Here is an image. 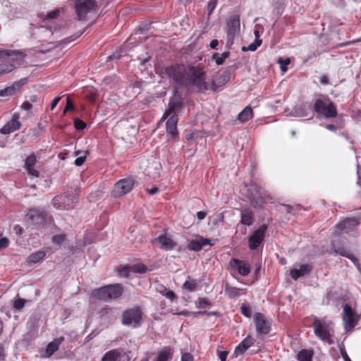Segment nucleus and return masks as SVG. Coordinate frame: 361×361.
Masks as SVG:
<instances>
[{"mask_svg": "<svg viewBox=\"0 0 361 361\" xmlns=\"http://www.w3.org/2000/svg\"><path fill=\"white\" fill-rule=\"evenodd\" d=\"M143 312L141 307L136 305L123 311L121 323L124 326L137 328L141 325Z\"/></svg>", "mask_w": 361, "mask_h": 361, "instance_id": "obj_4", "label": "nucleus"}, {"mask_svg": "<svg viewBox=\"0 0 361 361\" xmlns=\"http://www.w3.org/2000/svg\"><path fill=\"white\" fill-rule=\"evenodd\" d=\"M178 116L176 114H173L171 116L169 120L166 121V132L172 137H176L178 135Z\"/></svg>", "mask_w": 361, "mask_h": 361, "instance_id": "obj_27", "label": "nucleus"}, {"mask_svg": "<svg viewBox=\"0 0 361 361\" xmlns=\"http://www.w3.org/2000/svg\"><path fill=\"white\" fill-rule=\"evenodd\" d=\"M262 39H256L255 41L250 44L248 47H243L242 51H255L262 44Z\"/></svg>", "mask_w": 361, "mask_h": 361, "instance_id": "obj_41", "label": "nucleus"}, {"mask_svg": "<svg viewBox=\"0 0 361 361\" xmlns=\"http://www.w3.org/2000/svg\"><path fill=\"white\" fill-rule=\"evenodd\" d=\"M126 353L121 348L113 349L106 352L102 357V361H122ZM123 361H128V359Z\"/></svg>", "mask_w": 361, "mask_h": 361, "instance_id": "obj_19", "label": "nucleus"}, {"mask_svg": "<svg viewBox=\"0 0 361 361\" xmlns=\"http://www.w3.org/2000/svg\"><path fill=\"white\" fill-rule=\"evenodd\" d=\"M154 240L159 243V248L164 250H171L177 245L175 241L166 235H160Z\"/></svg>", "mask_w": 361, "mask_h": 361, "instance_id": "obj_23", "label": "nucleus"}, {"mask_svg": "<svg viewBox=\"0 0 361 361\" xmlns=\"http://www.w3.org/2000/svg\"><path fill=\"white\" fill-rule=\"evenodd\" d=\"M87 154V152H85V154L84 156L79 157L75 160V164L77 166H80L85 163L86 158H87V156H86Z\"/></svg>", "mask_w": 361, "mask_h": 361, "instance_id": "obj_52", "label": "nucleus"}, {"mask_svg": "<svg viewBox=\"0 0 361 361\" xmlns=\"http://www.w3.org/2000/svg\"><path fill=\"white\" fill-rule=\"evenodd\" d=\"M32 107V105L30 104V102L28 101H25L24 102L22 105H21V108L23 109V110H25V111H29L30 109H31Z\"/></svg>", "mask_w": 361, "mask_h": 361, "instance_id": "obj_59", "label": "nucleus"}, {"mask_svg": "<svg viewBox=\"0 0 361 361\" xmlns=\"http://www.w3.org/2000/svg\"><path fill=\"white\" fill-rule=\"evenodd\" d=\"M340 350H341V356L343 358L344 361H351V360L350 359L349 356L348 355V354L345 351L344 346L341 347L340 348Z\"/></svg>", "mask_w": 361, "mask_h": 361, "instance_id": "obj_55", "label": "nucleus"}, {"mask_svg": "<svg viewBox=\"0 0 361 361\" xmlns=\"http://www.w3.org/2000/svg\"><path fill=\"white\" fill-rule=\"evenodd\" d=\"M228 56H229V52L228 51L224 52L221 55H219V54H215L214 55V58L215 59V61H216V64H218V65L223 64L224 61L227 58H228Z\"/></svg>", "mask_w": 361, "mask_h": 361, "instance_id": "obj_43", "label": "nucleus"}, {"mask_svg": "<svg viewBox=\"0 0 361 361\" xmlns=\"http://www.w3.org/2000/svg\"><path fill=\"white\" fill-rule=\"evenodd\" d=\"M219 358L221 361H226L227 356H228V352L226 351H219L218 353Z\"/></svg>", "mask_w": 361, "mask_h": 361, "instance_id": "obj_58", "label": "nucleus"}, {"mask_svg": "<svg viewBox=\"0 0 361 361\" xmlns=\"http://www.w3.org/2000/svg\"><path fill=\"white\" fill-rule=\"evenodd\" d=\"M123 293V287L121 283H115L95 288L91 293V297L105 302L119 298Z\"/></svg>", "mask_w": 361, "mask_h": 361, "instance_id": "obj_2", "label": "nucleus"}, {"mask_svg": "<svg viewBox=\"0 0 361 361\" xmlns=\"http://www.w3.org/2000/svg\"><path fill=\"white\" fill-rule=\"evenodd\" d=\"M231 74L228 71H225L222 74L216 76L210 83L212 90H215L216 88L220 87L226 84L230 79Z\"/></svg>", "mask_w": 361, "mask_h": 361, "instance_id": "obj_26", "label": "nucleus"}, {"mask_svg": "<svg viewBox=\"0 0 361 361\" xmlns=\"http://www.w3.org/2000/svg\"><path fill=\"white\" fill-rule=\"evenodd\" d=\"M96 6L94 0H76L75 3V12L79 20L85 18L87 14Z\"/></svg>", "mask_w": 361, "mask_h": 361, "instance_id": "obj_12", "label": "nucleus"}, {"mask_svg": "<svg viewBox=\"0 0 361 361\" xmlns=\"http://www.w3.org/2000/svg\"><path fill=\"white\" fill-rule=\"evenodd\" d=\"M45 256L46 253L44 251L39 250L29 255L27 262L30 264H35L43 259Z\"/></svg>", "mask_w": 361, "mask_h": 361, "instance_id": "obj_36", "label": "nucleus"}, {"mask_svg": "<svg viewBox=\"0 0 361 361\" xmlns=\"http://www.w3.org/2000/svg\"><path fill=\"white\" fill-rule=\"evenodd\" d=\"M312 270V265L310 264H304L300 266V269H293L290 271V277L297 280L298 278L309 274Z\"/></svg>", "mask_w": 361, "mask_h": 361, "instance_id": "obj_22", "label": "nucleus"}, {"mask_svg": "<svg viewBox=\"0 0 361 361\" xmlns=\"http://www.w3.org/2000/svg\"><path fill=\"white\" fill-rule=\"evenodd\" d=\"M21 126V123L18 120V116H14L12 119L8 121L1 129L0 133L4 135L10 134L17 130Z\"/></svg>", "mask_w": 361, "mask_h": 361, "instance_id": "obj_20", "label": "nucleus"}, {"mask_svg": "<svg viewBox=\"0 0 361 361\" xmlns=\"http://www.w3.org/2000/svg\"><path fill=\"white\" fill-rule=\"evenodd\" d=\"M313 328L315 336L328 344H332V329L331 324L324 319H315L313 322Z\"/></svg>", "mask_w": 361, "mask_h": 361, "instance_id": "obj_5", "label": "nucleus"}, {"mask_svg": "<svg viewBox=\"0 0 361 361\" xmlns=\"http://www.w3.org/2000/svg\"><path fill=\"white\" fill-rule=\"evenodd\" d=\"M230 265L233 269L236 270L239 274L246 276L250 273V267L245 261L232 258L230 261Z\"/></svg>", "mask_w": 361, "mask_h": 361, "instance_id": "obj_16", "label": "nucleus"}, {"mask_svg": "<svg viewBox=\"0 0 361 361\" xmlns=\"http://www.w3.org/2000/svg\"><path fill=\"white\" fill-rule=\"evenodd\" d=\"M360 41L361 40H360V39H357V40H353V41L346 42H344V43H341V44H337L336 47H338H338H343L348 46V45L355 44V43L360 42Z\"/></svg>", "mask_w": 361, "mask_h": 361, "instance_id": "obj_56", "label": "nucleus"}, {"mask_svg": "<svg viewBox=\"0 0 361 361\" xmlns=\"http://www.w3.org/2000/svg\"><path fill=\"white\" fill-rule=\"evenodd\" d=\"M173 350L169 347H164L161 350L155 360V361H168L172 358Z\"/></svg>", "mask_w": 361, "mask_h": 361, "instance_id": "obj_32", "label": "nucleus"}, {"mask_svg": "<svg viewBox=\"0 0 361 361\" xmlns=\"http://www.w3.org/2000/svg\"><path fill=\"white\" fill-rule=\"evenodd\" d=\"M255 216L253 211L247 207L242 208L240 210V224L244 226H250L254 224Z\"/></svg>", "mask_w": 361, "mask_h": 361, "instance_id": "obj_21", "label": "nucleus"}, {"mask_svg": "<svg viewBox=\"0 0 361 361\" xmlns=\"http://www.w3.org/2000/svg\"><path fill=\"white\" fill-rule=\"evenodd\" d=\"M267 229V226L262 224L249 237L248 245L251 250H257L262 243Z\"/></svg>", "mask_w": 361, "mask_h": 361, "instance_id": "obj_13", "label": "nucleus"}, {"mask_svg": "<svg viewBox=\"0 0 361 361\" xmlns=\"http://www.w3.org/2000/svg\"><path fill=\"white\" fill-rule=\"evenodd\" d=\"M26 79L14 82L12 85L0 90V97H7L15 94L25 85Z\"/></svg>", "mask_w": 361, "mask_h": 361, "instance_id": "obj_25", "label": "nucleus"}, {"mask_svg": "<svg viewBox=\"0 0 361 361\" xmlns=\"http://www.w3.org/2000/svg\"><path fill=\"white\" fill-rule=\"evenodd\" d=\"M240 30V16L238 14L231 16L226 20V47L230 49L234 39L238 35Z\"/></svg>", "mask_w": 361, "mask_h": 361, "instance_id": "obj_6", "label": "nucleus"}, {"mask_svg": "<svg viewBox=\"0 0 361 361\" xmlns=\"http://www.w3.org/2000/svg\"><path fill=\"white\" fill-rule=\"evenodd\" d=\"M78 200V197L73 194L64 193L54 197L52 204L58 209H71L74 207Z\"/></svg>", "mask_w": 361, "mask_h": 361, "instance_id": "obj_7", "label": "nucleus"}, {"mask_svg": "<svg viewBox=\"0 0 361 361\" xmlns=\"http://www.w3.org/2000/svg\"><path fill=\"white\" fill-rule=\"evenodd\" d=\"M241 313L246 317L250 318L252 314V311L249 305H243L240 307Z\"/></svg>", "mask_w": 361, "mask_h": 361, "instance_id": "obj_48", "label": "nucleus"}, {"mask_svg": "<svg viewBox=\"0 0 361 361\" xmlns=\"http://www.w3.org/2000/svg\"><path fill=\"white\" fill-rule=\"evenodd\" d=\"M134 184L135 181L132 178H123L118 180L114 185L112 195L114 197H119L127 194L133 189Z\"/></svg>", "mask_w": 361, "mask_h": 361, "instance_id": "obj_9", "label": "nucleus"}, {"mask_svg": "<svg viewBox=\"0 0 361 361\" xmlns=\"http://www.w3.org/2000/svg\"><path fill=\"white\" fill-rule=\"evenodd\" d=\"M156 290L162 295L165 296L168 299H169L171 302L174 301L177 298L176 294L172 291L169 290L165 286L161 283H158L156 286Z\"/></svg>", "mask_w": 361, "mask_h": 361, "instance_id": "obj_31", "label": "nucleus"}, {"mask_svg": "<svg viewBox=\"0 0 361 361\" xmlns=\"http://www.w3.org/2000/svg\"><path fill=\"white\" fill-rule=\"evenodd\" d=\"M314 352L312 350L303 349L297 354V360L298 361H312Z\"/></svg>", "mask_w": 361, "mask_h": 361, "instance_id": "obj_33", "label": "nucleus"}, {"mask_svg": "<svg viewBox=\"0 0 361 361\" xmlns=\"http://www.w3.org/2000/svg\"><path fill=\"white\" fill-rule=\"evenodd\" d=\"M59 14H60V10L54 9V10L47 13V14L42 13L39 15V16L42 20V23L45 25L47 21L57 18L59 17Z\"/></svg>", "mask_w": 361, "mask_h": 361, "instance_id": "obj_35", "label": "nucleus"}, {"mask_svg": "<svg viewBox=\"0 0 361 361\" xmlns=\"http://www.w3.org/2000/svg\"><path fill=\"white\" fill-rule=\"evenodd\" d=\"M345 257H347L349 259H350L352 261V262L356 266L357 269L360 271H361L360 264L359 260H358V259L357 257H355L353 255L350 254V253H348V256H346Z\"/></svg>", "mask_w": 361, "mask_h": 361, "instance_id": "obj_51", "label": "nucleus"}, {"mask_svg": "<svg viewBox=\"0 0 361 361\" xmlns=\"http://www.w3.org/2000/svg\"><path fill=\"white\" fill-rule=\"evenodd\" d=\"M314 111L317 114L326 118H334L337 116V109L335 104L330 98L324 94H320L314 104Z\"/></svg>", "mask_w": 361, "mask_h": 361, "instance_id": "obj_3", "label": "nucleus"}, {"mask_svg": "<svg viewBox=\"0 0 361 361\" xmlns=\"http://www.w3.org/2000/svg\"><path fill=\"white\" fill-rule=\"evenodd\" d=\"M61 98L60 97H55L52 102H51V109L53 110L56 106L58 104V103L59 102Z\"/></svg>", "mask_w": 361, "mask_h": 361, "instance_id": "obj_61", "label": "nucleus"}, {"mask_svg": "<svg viewBox=\"0 0 361 361\" xmlns=\"http://www.w3.org/2000/svg\"><path fill=\"white\" fill-rule=\"evenodd\" d=\"M74 126L78 130H82L86 128V123L80 118L74 120Z\"/></svg>", "mask_w": 361, "mask_h": 361, "instance_id": "obj_47", "label": "nucleus"}, {"mask_svg": "<svg viewBox=\"0 0 361 361\" xmlns=\"http://www.w3.org/2000/svg\"><path fill=\"white\" fill-rule=\"evenodd\" d=\"M219 45V41L217 39H213L211 41L209 46L212 49H216Z\"/></svg>", "mask_w": 361, "mask_h": 361, "instance_id": "obj_60", "label": "nucleus"}, {"mask_svg": "<svg viewBox=\"0 0 361 361\" xmlns=\"http://www.w3.org/2000/svg\"><path fill=\"white\" fill-rule=\"evenodd\" d=\"M254 320L256 326V331L259 334H268L271 331L269 322L266 319L264 314L257 312L255 314Z\"/></svg>", "mask_w": 361, "mask_h": 361, "instance_id": "obj_15", "label": "nucleus"}, {"mask_svg": "<svg viewBox=\"0 0 361 361\" xmlns=\"http://www.w3.org/2000/svg\"><path fill=\"white\" fill-rule=\"evenodd\" d=\"M180 108V104L179 102L170 101V102L169 104V106L166 109V111L162 116V119L166 118L173 112H175L176 110L179 109Z\"/></svg>", "mask_w": 361, "mask_h": 361, "instance_id": "obj_37", "label": "nucleus"}, {"mask_svg": "<svg viewBox=\"0 0 361 361\" xmlns=\"http://www.w3.org/2000/svg\"><path fill=\"white\" fill-rule=\"evenodd\" d=\"M253 112L250 106H246L238 116V120L245 123L252 118Z\"/></svg>", "mask_w": 361, "mask_h": 361, "instance_id": "obj_34", "label": "nucleus"}, {"mask_svg": "<svg viewBox=\"0 0 361 361\" xmlns=\"http://www.w3.org/2000/svg\"><path fill=\"white\" fill-rule=\"evenodd\" d=\"M9 245V240L6 237H3L0 238V249H5Z\"/></svg>", "mask_w": 361, "mask_h": 361, "instance_id": "obj_53", "label": "nucleus"}, {"mask_svg": "<svg viewBox=\"0 0 361 361\" xmlns=\"http://www.w3.org/2000/svg\"><path fill=\"white\" fill-rule=\"evenodd\" d=\"M26 300L23 298H17L13 302V307L16 310H20L25 306Z\"/></svg>", "mask_w": 361, "mask_h": 361, "instance_id": "obj_46", "label": "nucleus"}, {"mask_svg": "<svg viewBox=\"0 0 361 361\" xmlns=\"http://www.w3.org/2000/svg\"><path fill=\"white\" fill-rule=\"evenodd\" d=\"M181 361H194V357L190 353H184L182 354Z\"/></svg>", "mask_w": 361, "mask_h": 361, "instance_id": "obj_54", "label": "nucleus"}, {"mask_svg": "<svg viewBox=\"0 0 361 361\" xmlns=\"http://www.w3.org/2000/svg\"><path fill=\"white\" fill-rule=\"evenodd\" d=\"M253 342L250 336L244 338L235 348L234 355L237 357L243 355L252 345Z\"/></svg>", "mask_w": 361, "mask_h": 361, "instance_id": "obj_28", "label": "nucleus"}, {"mask_svg": "<svg viewBox=\"0 0 361 361\" xmlns=\"http://www.w3.org/2000/svg\"><path fill=\"white\" fill-rule=\"evenodd\" d=\"M206 216L207 213L205 212L200 211L197 213V216L199 220L204 219L206 217Z\"/></svg>", "mask_w": 361, "mask_h": 361, "instance_id": "obj_62", "label": "nucleus"}, {"mask_svg": "<svg viewBox=\"0 0 361 361\" xmlns=\"http://www.w3.org/2000/svg\"><path fill=\"white\" fill-rule=\"evenodd\" d=\"M165 73L175 82L185 87H195L198 92H204L212 89L210 83L206 81V71L204 66H185L183 64H176L167 67Z\"/></svg>", "mask_w": 361, "mask_h": 361, "instance_id": "obj_1", "label": "nucleus"}, {"mask_svg": "<svg viewBox=\"0 0 361 361\" xmlns=\"http://www.w3.org/2000/svg\"><path fill=\"white\" fill-rule=\"evenodd\" d=\"M217 0H210L207 4V10L208 15H211L214 8H216Z\"/></svg>", "mask_w": 361, "mask_h": 361, "instance_id": "obj_50", "label": "nucleus"}, {"mask_svg": "<svg viewBox=\"0 0 361 361\" xmlns=\"http://www.w3.org/2000/svg\"><path fill=\"white\" fill-rule=\"evenodd\" d=\"M59 349V344L56 342L49 343L46 349V354L47 357L52 355Z\"/></svg>", "mask_w": 361, "mask_h": 361, "instance_id": "obj_40", "label": "nucleus"}, {"mask_svg": "<svg viewBox=\"0 0 361 361\" xmlns=\"http://www.w3.org/2000/svg\"><path fill=\"white\" fill-rule=\"evenodd\" d=\"M73 109H74L73 104L71 102V100L68 99L63 114H65L67 111H72Z\"/></svg>", "mask_w": 361, "mask_h": 361, "instance_id": "obj_57", "label": "nucleus"}, {"mask_svg": "<svg viewBox=\"0 0 361 361\" xmlns=\"http://www.w3.org/2000/svg\"><path fill=\"white\" fill-rule=\"evenodd\" d=\"M225 293L229 298H235L246 293L245 289L231 286L228 283L225 286Z\"/></svg>", "mask_w": 361, "mask_h": 361, "instance_id": "obj_30", "label": "nucleus"}, {"mask_svg": "<svg viewBox=\"0 0 361 361\" xmlns=\"http://www.w3.org/2000/svg\"><path fill=\"white\" fill-rule=\"evenodd\" d=\"M37 157L35 154L29 155L25 161V169L29 176L38 178L39 176V171L35 169L37 164Z\"/></svg>", "mask_w": 361, "mask_h": 361, "instance_id": "obj_17", "label": "nucleus"}, {"mask_svg": "<svg viewBox=\"0 0 361 361\" xmlns=\"http://www.w3.org/2000/svg\"><path fill=\"white\" fill-rule=\"evenodd\" d=\"M99 314L101 319L108 323L114 322L116 319L115 310L111 307L105 306L99 310Z\"/></svg>", "mask_w": 361, "mask_h": 361, "instance_id": "obj_24", "label": "nucleus"}, {"mask_svg": "<svg viewBox=\"0 0 361 361\" xmlns=\"http://www.w3.org/2000/svg\"><path fill=\"white\" fill-rule=\"evenodd\" d=\"M17 55H21V53L13 50H1L0 51V58L10 57L13 59Z\"/></svg>", "mask_w": 361, "mask_h": 361, "instance_id": "obj_39", "label": "nucleus"}, {"mask_svg": "<svg viewBox=\"0 0 361 361\" xmlns=\"http://www.w3.org/2000/svg\"><path fill=\"white\" fill-rule=\"evenodd\" d=\"M214 244L211 242L210 239L205 238L204 237H199L190 240L188 243L187 247L190 250L198 252L206 245L212 246Z\"/></svg>", "mask_w": 361, "mask_h": 361, "instance_id": "obj_18", "label": "nucleus"}, {"mask_svg": "<svg viewBox=\"0 0 361 361\" xmlns=\"http://www.w3.org/2000/svg\"><path fill=\"white\" fill-rule=\"evenodd\" d=\"M359 224L357 219L346 218L341 223L338 224L335 226V233L336 234H341L343 233H349L353 231L357 226Z\"/></svg>", "mask_w": 361, "mask_h": 361, "instance_id": "obj_14", "label": "nucleus"}, {"mask_svg": "<svg viewBox=\"0 0 361 361\" xmlns=\"http://www.w3.org/2000/svg\"><path fill=\"white\" fill-rule=\"evenodd\" d=\"M159 190V188L157 187H154L151 189H147L146 191L150 195H154L156 194Z\"/></svg>", "mask_w": 361, "mask_h": 361, "instance_id": "obj_64", "label": "nucleus"}, {"mask_svg": "<svg viewBox=\"0 0 361 361\" xmlns=\"http://www.w3.org/2000/svg\"><path fill=\"white\" fill-rule=\"evenodd\" d=\"M121 271L125 272L126 276H128L129 272L145 274L147 271V267L145 264L139 263L132 266H125L123 267Z\"/></svg>", "mask_w": 361, "mask_h": 361, "instance_id": "obj_29", "label": "nucleus"}, {"mask_svg": "<svg viewBox=\"0 0 361 361\" xmlns=\"http://www.w3.org/2000/svg\"><path fill=\"white\" fill-rule=\"evenodd\" d=\"M247 187V195L250 204L255 208H260L264 203L263 195H264L263 189L258 185L253 183Z\"/></svg>", "mask_w": 361, "mask_h": 361, "instance_id": "obj_8", "label": "nucleus"}, {"mask_svg": "<svg viewBox=\"0 0 361 361\" xmlns=\"http://www.w3.org/2000/svg\"><path fill=\"white\" fill-rule=\"evenodd\" d=\"M27 217L35 228L43 227L47 221V213L39 209H30L27 214Z\"/></svg>", "mask_w": 361, "mask_h": 361, "instance_id": "obj_11", "label": "nucleus"}, {"mask_svg": "<svg viewBox=\"0 0 361 361\" xmlns=\"http://www.w3.org/2000/svg\"><path fill=\"white\" fill-rule=\"evenodd\" d=\"M320 82L322 85H327L329 84V78L326 75H323L320 78Z\"/></svg>", "mask_w": 361, "mask_h": 361, "instance_id": "obj_63", "label": "nucleus"}, {"mask_svg": "<svg viewBox=\"0 0 361 361\" xmlns=\"http://www.w3.org/2000/svg\"><path fill=\"white\" fill-rule=\"evenodd\" d=\"M197 287V283L195 280L186 281L183 285V288L188 291H194Z\"/></svg>", "mask_w": 361, "mask_h": 361, "instance_id": "obj_42", "label": "nucleus"}, {"mask_svg": "<svg viewBox=\"0 0 361 361\" xmlns=\"http://www.w3.org/2000/svg\"><path fill=\"white\" fill-rule=\"evenodd\" d=\"M359 319V317L355 313L349 305L345 304L343 306V321L346 331L353 329L357 324Z\"/></svg>", "mask_w": 361, "mask_h": 361, "instance_id": "obj_10", "label": "nucleus"}, {"mask_svg": "<svg viewBox=\"0 0 361 361\" xmlns=\"http://www.w3.org/2000/svg\"><path fill=\"white\" fill-rule=\"evenodd\" d=\"M14 69V65L11 63L0 64V75L11 72Z\"/></svg>", "mask_w": 361, "mask_h": 361, "instance_id": "obj_44", "label": "nucleus"}, {"mask_svg": "<svg viewBox=\"0 0 361 361\" xmlns=\"http://www.w3.org/2000/svg\"><path fill=\"white\" fill-rule=\"evenodd\" d=\"M332 249L334 250V252L337 255H340L343 257L348 256V252L343 247H336V245L333 243Z\"/></svg>", "mask_w": 361, "mask_h": 361, "instance_id": "obj_45", "label": "nucleus"}, {"mask_svg": "<svg viewBox=\"0 0 361 361\" xmlns=\"http://www.w3.org/2000/svg\"><path fill=\"white\" fill-rule=\"evenodd\" d=\"M197 308L203 309L212 305L211 302L206 298H199L195 302Z\"/></svg>", "mask_w": 361, "mask_h": 361, "instance_id": "obj_38", "label": "nucleus"}, {"mask_svg": "<svg viewBox=\"0 0 361 361\" xmlns=\"http://www.w3.org/2000/svg\"><path fill=\"white\" fill-rule=\"evenodd\" d=\"M65 240V235L60 234V235H55L52 237V242L55 244L60 245Z\"/></svg>", "mask_w": 361, "mask_h": 361, "instance_id": "obj_49", "label": "nucleus"}]
</instances>
